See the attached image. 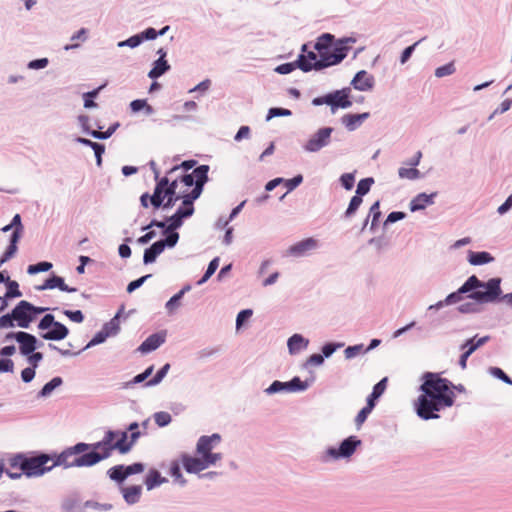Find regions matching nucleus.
<instances>
[{"mask_svg":"<svg viewBox=\"0 0 512 512\" xmlns=\"http://www.w3.org/2000/svg\"><path fill=\"white\" fill-rule=\"evenodd\" d=\"M398 175L401 179L415 180L421 177V173L417 168L413 167H401L398 170Z\"/></svg>","mask_w":512,"mask_h":512,"instance_id":"obj_33","label":"nucleus"},{"mask_svg":"<svg viewBox=\"0 0 512 512\" xmlns=\"http://www.w3.org/2000/svg\"><path fill=\"white\" fill-rule=\"evenodd\" d=\"M47 308L36 307L26 300L20 301L12 310L16 324L21 328H28L37 315L45 312Z\"/></svg>","mask_w":512,"mask_h":512,"instance_id":"obj_7","label":"nucleus"},{"mask_svg":"<svg viewBox=\"0 0 512 512\" xmlns=\"http://www.w3.org/2000/svg\"><path fill=\"white\" fill-rule=\"evenodd\" d=\"M107 337H109V332H106L105 330L101 329L93 338L92 340L87 344L86 347L94 346L100 343H103Z\"/></svg>","mask_w":512,"mask_h":512,"instance_id":"obj_51","label":"nucleus"},{"mask_svg":"<svg viewBox=\"0 0 512 512\" xmlns=\"http://www.w3.org/2000/svg\"><path fill=\"white\" fill-rule=\"evenodd\" d=\"M332 128H322L318 130L305 144L304 148L308 152H317L325 147L330 140Z\"/></svg>","mask_w":512,"mask_h":512,"instance_id":"obj_9","label":"nucleus"},{"mask_svg":"<svg viewBox=\"0 0 512 512\" xmlns=\"http://www.w3.org/2000/svg\"><path fill=\"white\" fill-rule=\"evenodd\" d=\"M121 494L128 505L136 504L140 501L142 495L141 485L121 486Z\"/></svg>","mask_w":512,"mask_h":512,"instance_id":"obj_14","label":"nucleus"},{"mask_svg":"<svg viewBox=\"0 0 512 512\" xmlns=\"http://www.w3.org/2000/svg\"><path fill=\"white\" fill-rule=\"evenodd\" d=\"M16 339V341L20 344V352L23 355H29L36 349V337L27 332H16V333H8L6 335V339Z\"/></svg>","mask_w":512,"mask_h":512,"instance_id":"obj_10","label":"nucleus"},{"mask_svg":"<svg viewBox=\"0 0 512 512\" xmlns=\"http://www.w3.org/2000/svg\"><path fill=\"white\" fill-rule=\"evenodd\" d=\"M50 327H52L51 330L42 334V338L45 340H62L69 333V330L65 325L55 321L53 315L47 314L41 319L38 328L40 330H46Z\"/></svg>","mask_w":512,"mask_h":512,"instance_id":"obj_8","label":"nucleus"},{"mask_svg":"<svg viewBox=\"0 0 512 512\" xmlns=\"http://www.w3.org/2000/svg\"><path fill=\"white\" fill-rule=\"evenodd\" d=\"M369 216H372L371 228H373L381 216L379 201H376L371 207Z\"/></svg>","mask_w":512,"mask_h":512,"instance_id":"obj_47","label":"nucleus"},{"mask_svg":"<svg viewBox=\"0 0 512 512\" xmlns=\"http://www.w3.org/2000/svg\"><path fill=\"white\" fill-rule=\"evenodd\" d=\"M188 289H189V287L184 288L181 291H179L177 294H175L173 297H171L170 300L166 303V308L169 311H173L179 305V301L183 297L185 291Z\"/></svg>","mask_w":512,"mask_h":512,"instance_id":"obj_43","label":"nucleus"},{"mask_svg":"<svg viewBox=\"0 0 512 512\" xmlns=\"http://www.w3.org/2000/svg\"><path fill=\"white\" fill-rule=\"evenodd\" d=\"M360 444V440H358L355 436H350L341 443L339 449L330 448L327 452L333 458L349 457L355 452L357 446Z\"/></svg>","mask_w":512,"mask_h":512,"instance_id":"obj_11","label":"nucleus"},{"mask_svg":"<svg viewBox=\"0 0 512 512\" xmlns=\"http://www.w3.org/2000/svg\"><path fill=\"white\" fill-rule=\"evenodd\" d=\"M64 314L72 321L76 323H81L84 320V315L80 310L71 311L65 310Z\"/></svg>","mask_w":512,"mask_h":512,"instance_id":"obj_58","label":"nucleus"},{"mask_svg":"<svg viewBox=\"0 0 512 512\" xmlns=\"http://www.w3.org/2000/svg\"><path fill=\"white\" fill-rule=\"evenodd\" d=\"M282 390H287L286 382L274 381L267 389V392L276 393Z\"/></svg>","mask_w":512,"mask_h":512,"instance_id":"obj_63","label":"nucleus"},{"mask_svg":"<svg viewBox=\"0 0 512 512\" xmlns=\"http://www.w3.org/2000/svg\"><path fill=\"white\" fill-rule=\"evenodd\" d=\"M303 181L302 175H297L292 179H288L285 181V186L288 191L295 189L301 182Z\"/></svg>","mask_w":512,"mask_h":512,"instance_id":"obj_60","label":"nucleus"},{"mask_svg":"<svg viewBox=\"0 0 512 512\" xmlns=\"http://www.w3.org/2000/svg\"><path fill=\"white\" fill-rule=\"evenodd\" d=\"M19 239V229H15L12 233L10 244L0 259V267L15 255V253L17 252V243Z\"/></svg>","mask_w":512,"mask_h":512,"instance_id":"obj_22","label":"nucleus"},{"mask_svg":"<svg viewBox=\"0 0 512 512\" xmlns=\"http://www.w3.org/2000/svg\"><path fill=\"white\" fill-rule=\"evenodd\" d=\"M348 48L342 44H337L333 49L317 50L319 60L312 66L308 65L303 57L297 59L298 68L304 72L311 71L312 69L320 70L332 65L340 63L347 55Z\"/></svg>","mask_w":512,"mask_h":512,"instance_id":"obj_6","label":"nucleus"},{"mask_svg":"<svg viewBox=\"0 0 512 512\" xmlns=\"http://www.w3.org/2000/svg\"><path fill=\"white\" fill-rule=\"evenodd\" d=\"M251 315H252V310H250V309H245V310H242L241 312H239L237 315V318H236L237 327H240L245 320H247L248 318L251 317Z\"/></svg>","mask_w":512,"mask_h":512,"instance_id":"obj_62","label":"nucleus"},{"mask_svg":"<svg viewBox=\"0 0 512 512\" xmlns=\"http://www.w3.org/2000/svg\"><path fill=\"white\" fill-rule=\"evenodd\" d=\"M386 387H387V378H383L373 387V391H372L373 397L379 398L386 390Z\"/></svg>","mask_w":512,"mask_h":512,"instance_id":"obj_56","label":"nucleus"},{"mask_svg":"<svg viewBox=\"0 0 512 512\" xmlns=\"http://www.w3.org/2000/svg\"><path fill=\"white\" fill-rule=\"evenodd\" d=\"M362 351V345L349 346L345 349V357L347 359L353 358Z\"/></svg>","mask_w":512,"mask_h":512,"instance_id":"obj_64","label":"nucleus"},{"mask_svg":"<svg viewBox=\"0 0 512 512\" xmlns=\"http://www.w3.org/2000/svg\"><path fill=\"white\" fill-rule=\"evenodd\" d=\"M165 333H155L150 335L140 346L139 351L148 353L157 349L165 341Z\"/></svg>","mask_w":512,"mask_h":512,"instance_id":"obj_15","label":"nucleus"},{"mask_svg":"<svg viewBox=\"0 0 512 512\" xmlns=\"http://www.w3.org/2000/svg\"><path fill=\"white\" fill-rule=\"evenodd\" d=\"M15 318L13 317V311L9 314L2 315L0 317V328L14 327Z\"/></svg>","mask_w":512,"mask_h":512,"instance_id":"obj_52","label":"nucleus"},{"mask_svg":"<svg viewBox=\"0 0 512 512\" xmlns=\"http://www.w3.org/2000/svg\"><path fill=\"white\" fill-rule=\"evenodd\" d=\"M288 349L291 354H295L308 345V340L304 339L300 334H294L288 340Z\"/></svg>","mask_w":512,"mask_h":512,"instance_id":"obj_27","label":"nucleus"},{"mask_svg":"<svg viewBox=\"0 0 512 512\" xmlns=\"http://www.w3.org/2000/svg\"><path fill=\"white\" fill-rule=\"evenodd\" d=\"M493 260V257L488 252H470L469 262L472 265H482L489 263Z\"/></svg>","mask_w":512,"mask_h":512,"instance_id":"obj_28","label":"nucleus"},{"mask_svg":"<svg viewBox=\"0 0 512 512\" xmlns=\"http://www.w3.org/2000/svg\"><path fill=\"white\" fill-rule=\"evenodd\" d=\"M62 384V379L60 377H54L52 380H50L48 383H46L40 394L42 396L49 395L55 388L59 387Z\"/></svg>","mask_w":512,"mask_h":512,"instance_id":"obj_38","label":"nucleus"},{"mask_svg":"<svg viewBox=\"0 0 512 512\" xmlns=\"http://www.w3.org/2000/svg\"><path fill=\"white\" fill-rule=\"evenodd\" d=\"M108 475L111 480L116 481L118 483H122L126 478V473L124 471V465H116L108 470Z\"/></svg>","mask_w":512,"mask_h":512,"instance_id":"obj_31","label":"nucleus"},{"mask_svg":"<svg viewBox=\"0 0 512 512\" xmlns=\"http://www.w3.org/2000/svg\"><path fill=\"white\" fill-rule=\"evenodd\" d=\"M102 329L106 332H109V336L117 334L119 331V323L117 321V317L106 323Z\"/></svg>","mask_w":512,"mask_h":512,"instance_id":"obj_55","label":"nucleus"},{"mask_svg":"<svg viewBox=\"0 0 512 512\" xmlns=\"http://www.w3.org/2000/svg\"><path fill=\"white\" fill-rule=\"evenodd\" d=\"M131 110L133 112H138L141 109L145 108L148 114L153 112V108L147 104L146 100L137 99L130 103Z\"/></svg>","mask_w":512,"mask_h":512,"instance_id":"obj_42","label":"nucleus"},{"mask_svg":"<svg viewBox=\"0 0 512 512\" xmlns=\"http://www.w3.org/2000/svg\"><path fill=\"white\" fill-rule=\"evenodd\" d=\"M59 288L61 291L65 292H76V288H70L64 283V279L59 276H52L49 279L45 280V282L38 286V290H46V289H54Z\"/></svg>","mask_w":512,"mask_h":512,"instance_id":"obj_18","label":"nucleus"},{"mask_svg":"<svg viewBox=\"0 0 512 512\" xmlns=\"http://www.w3.org/2000/svg\"><path fill=\"white\" fill-rule=\"evenodd\" d=\"M436 194H426V193H420L416 197H414L410 202V210L411 211H418L426 208L428 205H431L433 203V198Z\"/></svg>","mask_w":512,"mask_h":512,"instance_id":"obj_20","label":"nucleus"},{"mask_svg":"<svg viewBox=\"0 0 512 512\" xmlns=\"http://www.w3.org/2000/svg\"><path fill=\"white\" fill-rule=\"evenodd\" d=\"M169 30V26L163 27L160 31H156L154 28H147L143 32L140 33V36L143 37V40H153L158 35H164Z\"/></svg>","mask_w":512,"mask_h":512,"instance_id":"obj_36","label":"nucleus"},{"mask_svg":"<svg viewBox=\"0 0 512 512\" xmlns=\"http://www.w3.org/2000/svg\"><path fill=\"white\" fill-rule=\"evenodd\" d=\"M138 428V424L137 423H132L130 424V426L128 427V430L131 431V441L128 442V433L126 431H112L110 430L111 432H114V433H125L126 434V439H125V442H126V445H129L130 447L133 446L134 442L136 441V439L139 437V432L136 431ZM131 448H129L130 450Z\"/></svg>","mask_w":512,"mask_h":512,"instance_id":"obj_37","label":"nucleus"},{"mask_svg":"<svg viewBox=\"0 0 512 512\" xmlns=\"http://www.w3.org/2000/svg\"><path fill=\"white\" fill-rule=\"evenodd\" d=\"M208 171L209 167L207 165H201L194 169V171L191 173L195 180V186L194 188L189 192L192 194V199H197L201 192L203 185L208 180Z\"/></svg>","mask_w":512,"mask_h":512,"instance_id":"obj_13","label":"nucleus"},{"mask_svg":"<svg viewBox=\"0 0 512 512\" xmlns=\"http://www.w3.org/2000/svg\"><path fill=\"white\" fill-rule=\"evenodd\" d=\"M125 433H114L107 431L99 442L87 444L77 443L65 449L61 454L54 457L41 453L36 456H27L18 460L27 477H39L49 472L56 466L68 467H91L109 458L114 450L121 454L129 451L130 446L126 445Z\"/></svg>","mask_w":512,"mask_h":512,"instance_id":"obj_1","label":"nucleus"},{"mask_svg":"<svg viewBox=\"0 0 512 512\" xmlns=\"http://www.w3.org/2000/svg\"><path fill=\"white\" fill-rule=\"evenodd\" d=\"M142 41H143V37H141L140 34H136V35L131 36L127 40L120 42L119 46L120 47L129 46L131 48H135L138 45H140L142 43Z\"/></svg>","mask_w":512,"mask_h":512,"instance_id":"obj_46","label":"nucleus"},{"mask_svg":"<svg viewBox=\"0 0 512 512\" xmlns=\"http://www.w3.org/2000/svg\"><path fill=\"white\" fill-rule=\"evenodd\" d=\"M291 114V111L285 108H271L268 112L267 119L269 120L278 116H290Z\"/></svg>","mask_w":512,"mask_h":512,"instance_id":"obj_57","label":"nucleus"},{"mask_svg":"<svg viewBox=\"0 0 512 512\" xmlns=\"http://www.w3.org/2000/svg\"><path fill=\"white\" fill-rule=\"evenodd\" d=\"M221 441V436L217 433L211 436H201L196 445L194 457L188 454L181 455V463L188 473H199L211 465L216 464L222 459L221 453H214V447Z\"/></svg>","mask_w":512,"mask_h":512,"instance_id":"obj_4","label":"nucleus"},{"mask_svg":"<svg viewBox=\"0 0 512 512\" xmlns=\"http://www.w3.org/2000/svg\"><path fill=\"white\" fill-rule=\"evenodd\" d=\"M491 371L494 376L501 379L505 383L512 384V380L502 369L495 367V368H492Z\"/></svg>","mask_w":512,"mask_h":512,"instance_id":"obj_61","label":"nucleus"},{"mask_svg":"<svg viewBox=\"0 0 512 512\" xmlns=\"http://www.w3.org/2000/svg\"><path fill=\"white\" fill-rule=\"evenodd\" d=\"M126 476L133 474L142 473L144 471V465L142 463H133L132 465L124 466Z\"/></svg>","mask_w":512,"mask_h":512,"instance_id":"obj_53","label":"nucleus"},{"mask_svg":"<svg viewBox=\"0 0 512 512\" xmlns=\"http://www.w3.org/2000/svg\"><path fill=\"white\" fill-rule=\"evenodd\" d=\"M362 202V197H359L357 195L353 196L352 199L350 200L347 210L345 211V217L349 218L352 215H354L357 209L362 204Z\"/></svg>","mask_w":512,"mask_h":512,"instance_id":"obj_39","label":"nucleus"},{"mask_svg":"<svg viewBox=\"0 0 512 512\" xmlns=\"http://www.w3.org/2000/svg\"><path fill=\"white\" fill-rule=\"evenodd\" d=\"M343 344H334V343H328L323 346L322 353L323 357H329L331 356L337 348L342 347Z\"/></svg>","mask_w":512,"mask_h":512,"instance_id":"obj_59","label":"nucleus"},{"mask_svg":"<svg viewBox=\"0 0 512 512\" xmlns=\"http://www.w3.org/2000/svg\"><path fill=\"white\" fill-rule=\"evenodd\" d=\"M500 283V278H491L483 283L475 275H472L460 287V292H471L469 298L480 303H491L500 298L502 293Z\"/></svg>","mask_w":512,"mask_h":512,"instance_id":"obj_5","label":"nucleus"},{"mask_svg":"<svg viewBox=\"0 0 512 512\" xmlns=\"http://www.w3.org/2000/svg\"><path fill=\"white\" fill-rule=\"evenodd\" d=\"M490 340V336H483L480 338H477V336H474L470 339H468L462 346L461 349H466L464 352L471 355L474 351H476L479 347L483 346Z\"/></svg>","mask_w":512,"mask_h":512,"instance_id":"obj_24","label":"nucleus"},{"mask_svg":"<svg viewBox=\"0 0 512 512\" xmlns=\"http://www.w3.org/2000/svg\"><path fill=\"white\" fill-rule=\"evenodd\" d=\"M450 381L439 374L427 372L423 375L420 386L421 394L415 401L417 415L424 419H437V412L454 404L455 394L450 388Z\"/></svg>","mask_w":512,"mask_h":512,"instance_id":"obj_2","label":"nucleus"},{"mask_svg":"<svg viewBox=\"0 0 512 512\" xmlns=\"http://www.w3.org/2000/svg\"><path fill=\"white\" fill-rule=\"evenodd\" d=\"M454 72H455V67H454L453 63H449V64L443 65L441 67H438L435 70V76L438 78H441L444 76L451 75Z\"/></svg>","mask_w":512,"mask_h":512,"instance_id":"obj_45","label":"nucleus"},{"mask_svg":"<svg viewBox=\"0 0 512 512\" xmlns=\"http://www.w3.org/2000/svg\"><path fill=\"white\" fill-rule=\"evenodd\" d=\"M178 181L170 180L168 176L157 181L154 193L149 195L144 193L140 197V203L144 208L149 207V203L154 209L162 207L163 209L172 208L175 203L182 199V207L176 212L184 219L190 217L194 212L192 194L185 191L177 190Z\"/></svg>","mask_w":512,"mask_h":512,"instance_id":"obj_3","label":"nucleus"},{"mask_svg":"<svg viewBox=\"0 0 512 512\" xmlns=\"http://www.w3.org/2000/svg\"><path fill=\"white\" fill-rule=\"evenodd\" d=\"M333 40H334V37L331 34L325 33L317 39V42L314 45V49L316 51L317 50H325V49H333L334 47H336V45L333 44Z\"/></svg>","mask_w":512,"mask_h":512,"instance_id":"obj_29","label":"nucleus"},{"mask_svg":"<svg viewBox=\"0 0 512 512\" xmlns=\"http://www.w3.org/2000/svg\"><path fill=\"white\" fill-rule=\"evenodd\" d=\"M352 84L355 89L360 91H366L373 87L374 80L373 77L370 76L366 71H359L354 79L352 80Z\"/></svg>","mask_w":512,"mask_h":512,"instance_id":"obj_19","label":"nucleus"},{"mask_svg":"<svg viewBox=\"0 0 512 512\" xmlns=\"http://www.w3.org/2000/svg\"><path fill=\"white\" fill-rule=\"evenodd\" d=\"M183 218L175 212L170 218H168L169 225L167 230L173 231L182 225Z\"/></svg>","mask_w":512,"mask_h":512,"instance_id":"obj_49","label":"nucleus"},{"mask_svg":"<svg viewBox=\"0 0 512 512\" xmlns=\"http://www.w3.org/2000/svg\"><path fill=\"white\" fill-rule=\"evenodd\" d=\"M374 183L373 178H365L359 181L357 185L356 195L362 197L367 194L371 188V185Z\"/></svg>","mask_w":512,"mask_h":512,"instance_id":"obj_34","label":"nucleus"},{"mask_svg":"<svg viewBox=\"0 0 512 512\" xmlns=\"http://www.w3.org/2000/svg\"><path fill=\"white\" fill-rule=\"evenodd\" d=\"M372 412V409L368 407L362 408L355 418V424L358 428L362 426V424L366 421L368 415Z\"/></svg>","mask_w":512,"mask_h":512,"instance_id":"obj_50","label":"nucleus"},{"mask_svg":"<svg viewBox=\"0 0 512 512\" xmlns=\"http://www.w3.org/2000/svg\"><path fill=\"white\" fill-rule=\"evenodd\" d=\"M165 56L166 52H163V55L155 61L154 67L148 73L149 78H158L170 68L169 64L165 60Z\"/></svg>","mask_w":512,"mask_h":512,"instance_id":"obj_25","label":"nucleus"},{"mask_svg":"<svg viewBox=\"0 0 512 512\" xmlns=\"http://www.w3.org/2000/svg\"><path fill=\"white\" fill-rule=\"evenodd\" d=\"M19 458H23V454L13 455L7 460L8 467L5 469V473L11 479H19L24 475L23 468L19 464Z\"/></svg>","mask_w":512,"mask_h":512,"instance_id":"obj_16","label":"nucleus"},{"mask_svg":"<svg viewBox=\"0 0 512 512\" xmlns=\"http://www.w3.org/2000/svg\"><path fill=\"white\" fill-rule=\"evenodd\" d=\"M155 422L158 426L164 427L171 422V415L168 412H158L154 415Z\"/></svg>","mask_w":512,"mask_h":512,"instance_id":"obj_44","label":"nucleus"},{"mask_svg":"<svg viewBox=\"0 0 512 512\" xmlns=\"http://www.w3.org/2000/svg\"><path fill=\"white\" fill-rule=\"evenodd\" d=\"M169 473L174 478L176 482H178L181 485H184L186 483V480L184 479L181 469H180V462L178 460H172L169 463Z\"/></svg>","mask_w":512,"mask_h":512,"instance_id":"obj_30","label":"nucleus"},{"mask_svg":"<svg viewBox=\"0 0 512 512\" xmlns=\"http://www.w3.org/2000/svg\"><path fill=\"white\" fill-rule=\"evenodd\" d=\"M169 364L164 365L156 374L155 376L149 380L147 383L148 385H156L158 384L166 375L167 371L169 370Z\"/></svg>","mask_w":512,"mask_h":512,"instance_id":"obj_54","label":"nucleus"},{"mask_svg":"<svg viewBox=\"0 0 512 512\" xmlns=\"http://www.w3.org/2000/svg\"><path fill=\"white\" fill-rule=\"evenodd\" d=\"M317 246L316 240L313 238H307L305 240H302L294 245H292L288 249V253L293 256H302L306 252L314 249Z\"/></svg>","mask_w":512,"mask_h":512,"instance_id":"obj_17","label":"nucleus"},{"mask_svg":"<svg viewBox=\"0 0 512 512\" xmlns=\"http://www.w3.org/2000/svg\"><path fill=\"white\" fill-rule=\"evenodd\" d=\"M51 268H52V263L44 261V262H39V263L34 264V265H29L28 269H27V272L29 274H37L39 272L48 271Z\"/></svg>","mask_w":512,"mask_h":512,"instance_id":"obj_40","label":"nucleus"},{"mask_svg":"<svg viewBox=\"0 0 512 512\" xmlns=\"http://www.w3.org/2000/svg\"><path fill=\"white\" fill-rule=\"evenodd\" d=\"M368 117L369 113L347 114L342 117V122L348 130L353 131Z\"/></svg>","mask_w":512,"mask_h":512,"instance_id":"obj_21","label":"nucleus"},{"mask_svg":"<svg viewBox=\"0 0 512 512\" xmlns=\"http://www.w3.org/2000/svg\"><path fill=\"white\" fill-rule=\"evenodd\" d=\"M219 266V259L218 258H214L208 265V268L204 274V276L202 277L201 280L198 281V284H203L204 282H206L214 273L215 271L217 270Z\"/></svg>","mask_w":512,"mask_h":512,"instance_id":"obj_41","label":"nucleus"},{"mask_svg":"<svg viewBox=\"0 0 512 512\" xmlns=\"http://www.w3.org/2000/svg\"><path fill=\"white\" fill-rule=\"evenodd\" d=\"M289 391H304L308 388V383L303 382L298 377H294L291 381L286 382Z\"/></svg>","mask_w":512,"mask_h":512,"instance_id":"obj_35","label":"nucleus"},{"mask_svg":"<svg viewBox=\"0 0 512 512\" xmlns=\"http://www.w3.org/2000/svg\"><path fill=\"white\" fill-rule=\"evenodd\" d=\"M164 251V242H155L151 247L147 248L144 252L143 261L145 264L152 263L156 260L157 256Z\"/></svg>","mask_w":512,"mask_h":512,"instance_id":"obj_23","label":"nucleus"},{"mask_svg":"<svg viewBox=\"0 0 512 512\" xmlns=\"http://www.w3.org/2000/svg\"><path fill=\"white\" fill-rule=\"evenodd\" d=\"M314 103H326L336 108H348L352 105V102L349 100L348 94L345 93L344 91H336L334 93L326 95L322 99H315Z\"/></svg>","mask_w":512,"mask_h":512,"instance_id":"obj_12","label":"nucleus"},{"mask_svg":"<svg viewBox=\"0 0 512 512\" xmlns=\"http://www.w3.org/2000/svg\"><path fill=\"white\" fill-rule=\"evenodd\" d=\"M166 482L167 479L165 477H162L161 474L155 469H152L148 472L144 481L147 490H152L155 487L160 486L161 484Z\"/></svg>","mask_w":512,"mask_h":512,"instance_id":"obj_26","label":"nucleus"},{"mask_svg":"<svg viewBox=\"0 0 512 512\" xmlns=\"http://www.w3.org/2000/svg\"><path fill=\"white\" fill-rule=\"evenodd\" d=\"M6 286H7V291H6L5 296L3 297V298H5V300L20 297L22 295L21 291L19 290V285L16 281L11 280L10 278H7Z\"/></svg>","mask_w":512,"mask_h":512,"instance_id":"obj_32","label":"nucleus"},{"mask_svg":"<svg viewBox=\"0 0 512 512\" xmlns=\"http://www.w3.org/2000/svg\"><path fill=\"white\" fill-rule=\"evenodd\" d=\"M340 182L346 190H351L354 186L355 177L352 173H345L340 177Z\"/></svg>","mask_w":512,"mask_h":512,"instance_id":"obj_48","label":"nucleus"}]
</instances>
